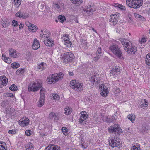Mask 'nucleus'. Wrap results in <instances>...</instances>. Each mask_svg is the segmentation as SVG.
<instances>
[{"label":"nucleus","instance_id":"34","mask_svg":"<svg viewBox=\"0 0 150 150\" xmlns=\"http://www.w3.org/2000/svg\"><path fill=\"white\" fill-rule=\"evenodd\" d=\"M21 0H14V4L15 7L18 8L21 3Z\"/></svg>","mask_w":150,"mask_h":150},{"label":"nucleus","instance_id":"57","mask_svg":"<svg viewBox=\"0 0 150 150\" xmlns=\"http://www.w3.org/2000/svg\"><path fill=\"white\" fill-rule=\"evenodd\" d=\"M126 39L124 38L123 40H122L121 43L122 45H125V46H126V43L128 42H126Z\"/></svg>","mask_w":150,"mask_h":150},{"label":"nucleus","instance_id":"33","mask_svg":"<svg viewBox=\"0 0 150 150\" xmlns=\"http://www.w3.org/2000/svg\"><path fill=\"white\" fill-rule=\"evenodd\" d=\"M64 44L67 47H71L72 43L71 41L69 40V38H68V39L64 40Z\"/></svg>","mask_w":150,"mask_h":150},{"label":"nucleus","instance_id":"49","mask_svg":"<svg viewBox=\"0 0 150 150\" xmlns=\"http://www.w3.org/2000/svg\"><path fill=\"white\" fill-rule=\"evenodd\" d=\"M90 81L92 82V84H94L95 82L96 83V81H95V78L93 77H91Z\"/></svg>","mask_w":150,"mask_h":150},{"label":"nucleus","instance_id":"3","mask_svg":"<svg viewBox=\"0 0 150 150\" xmlns=\"http://www.w3.org/2000/svg\"><path fill=\"white\" fill-rule=\"evenodd\" d=\"M113 54L119 58H123L122 52L119 46L116 45H112L109 47Z\"/></svg>","mask_w":150,"mask_h":150},{"label":"nucleus","instance_id":"44","mask_svg":"<svg viewBox=\"0 0 150 150\" xmlns=\"http://www.w3.org/2000/svg\"><path fill=\"white\" fill-rule=\"evenodd\" d=\"M86 38H84V39H83V38H81L80 42L81 43V44H85L87 42Z\"/></svg>","mask_w":150,"mask_h":150},{"label":"nucleus","instance_id":"1","mask_svg":"<svg viewBox=\"0 0 150 150\" xmlns=\"http://www.w3.org/2000/svg\"><path fill=\"white\" fill-rule=\"evenodd\" d=\"M64 76V74L62 72L58 74H53L50 77L47 79V81L48 83L50 84H54L59 80L62 79Z\"/></svg>","mask_w":150,"mask_h":150},{"label":"nucleus","instance_id":"48","mask_svg":"<svg viewBox=\"0 0 150 150\" xmlns=\"http://www.w3.org/2000/svg\"><path fill=\"white\" fill-rule=\"evenodd\" d=\"M61 130L64 134L67 132V129L66 127H63L61 129Z\"/></svg>","mask_w":150,"mask_h":150},{"label":"nucleus","instance_id":"35","mask_svg":"<svg viewBox=\"0 0 150 150\" xmlns=\"http://www.w3.org/2000/svg\"><path fill=\"white\" fill-rule=\"evenodd\" d=\"M44 99H41V98H40L39 101L38 102V107H41L44 104Z\"/></svg>","mask_w":150,"mask_h":150},{"label":"nucleus","instance_id":"8","mask_svg":"<svg viewBox=\"0 0 150 150\" xmlns=\"http://www.w3.org/2000/svg\"><path fill=\"white\" fill-rule=\"evenodd\" d=\"M108 131L110 133H115L117 132L118 134L122 132V129L118 124L114 125L108 128Z\"/></svg>","mask_w":150,"mask_h":150},{"label":"nucleus","instance_id":"53","mask_svg":"<svg viewBox=\"0 0 150 150\" xmlns=\"http://www.w3.org/2000/svg\"><path fill=\"white\" fill-rule=\"evenodd\" d=\"M140 148L137 147L135 145L133 146L131 149V150H140Z\"/></svg>","mask_w":150,"mask_h":150},{"label":"nucleus","instance_id":"22","mask_svg":"<svg viewBox=\"0 0 150 150\" xmlns=\"http://www.w3.org/2000/svg\"><path fill=\"white\" fill-rule=\"evenodd\" d=\"M46 92V91L45 89L43 88H42L40 91V98L45 99Z\"/></svg>","mask_w":150,"mask_h":150},{"label":"nucleus","instance_id":"21","mask_svg":"<svg viewBox=\"0 0 150 150\" xmlns=\"http://www.w3.org/2000/svg\"><path fill=\"white\" fill-rule=\"evenodd\" d=\"M142 104L140 105L141 107L144 108V107H146L148 105V103L146 100L142 99L141 100Z\"/></svg>","mask_w":150,"mask_h":150},{"label":"nucleus","instance_id":"47","mask_svg":"<svg viewBox=\"0 0 150 150\" xmlns=\"http://www.w3.org/2000/svg\"><path fill=\"white\" fill-rule=\"evenodd\" d=\"M12 23L13 26L14 27H16L18 26V23L17 21L15 20H14L12 21Z\"/></svg>","mask_w":150,"mask_h":150},{"label":"nucleus","instance_id":"31","mask_svg":"<svg viewBox=\"0 0 150 150\" xmlns=\"http://www.w3.org/2000/svg\"><path fill=\"white\" fill-rule=\"evenodd\" d=\"M128 118L130 120L132 123H133L136 118L135 115L133 114L129 115L127 116Z\"/></svg>","mask_w":150,"mask_h":150},{"label":"nucleus","instance_id":"4","mask_svg":"<svg viewBox=\"0 0 150 150\" xmlns=\"http://www.w3.org/2000/svg\"><path fill=\"white\" fill-rule=\"evenodd\" d=\"M69 86L76 91H81L83 89V84L75 80L70 81Z\"/></svg>","mask_w":150,"mask_h":150},{"label":"nucleus","instance_id":"50","mask_svg":"<svg viewBox=\"0 0 150 150\" xmlns=\"http://www.w3.org/2000/svg\"><path fill=\"white\" fill-rule=\"evenodd\" d=\"M146 42V38H142L141 39V40H139V42L141 44H142L143 43L145 42Z\"/></svg>","mask_w":150,"mask_h":150},{"label":"nucleus","instance_id":"17","mask_svg":"<svg viewBox=\"0 0 150 150\" xmlns=\"http://www.w3.org/2000/svg\"><path fill=\"white\" fill-rule=\"evenodd\" d=\"M29 120L28 118H23L22 121H19V125L21 126H24L29 124Z\"/></svg>","mask_w":150,"mask_h":150},{"label":"nucleus","instance_id":"13","mask_svg":"<svg viewBox=\"0 0 150 150\" xmlns=\"http://www.w3.org/2000/svg\"><path fill=\"white\" fill-rule=\"evenodd\" d=\"M44 42L46 46L49 47L52 46L54 43L53 40H52L50 38H45Z\"/></svg>","mask_w":150,"mask_h":150},{"label":"nucleus","instance_id":"24","mask_svg":"<svg viewBox=\"0 0 150 150\" xmlns=\"http://www.w3.org/2000/svg\"><path fill=\"white\" fill-rule=\"evenodd\" d=\"M16 17H18L20 18H26L28 17V16L25 15L23 13L19 11L16 14Z\"/></svg>","mask_w":150,"mask_h":150},{"label":"nucleus","instance_id":"12","mask_svg":"<svg viewBox=\"0 0 150 150\" xmlns=\"http://www.w3.org/2000/svg\"><path fill=\"white\" fill-rule=\"evenodd\" d=\"M80 117L79 120V122L80 123H82L84 121L88 116L86 112L85 111H82L81 112Z\"/></svg>","mask_w":150,"mask_h":150},{"label":"nucleus","instance_id":"11","mask_svg":"<svg viewBox=\"0 0 150 150\" xmlns=\"http://www.w3.org/2000/svg\"><path fill=\"white\" fill-rule=\"evenodd\" d=\"M40 36L41 38H49L50 34V33L46 29L41 30L40 33Z\"/></svg>","mask_w":150,"mask_h":150},{"label":"nucleus","instance_id":"10","mask_svg":"<svg viewBox=\"0 0 150 150\" xmlns=\"http://www.w3.org/2000/svg\"><path fill=\"white\" fill-rule=\"evenodd\" d=\"M84 14L86 15V16H89L92 14L95 11L93 7L90 5L88 6L87 8L84 9Z\"/></svg>","mask_w":150,"mask_h":150},{"label":"nucleus","instance_id":"63","mask_svg":"<svg viewBox=\"0 0 150 150\" xmlns=\"http://www.w3.org/2000/svg\"><path fill=\"white\" fill-rule=\"evenodd\" d=\"M133 22L132 19L131 17H129L128 20V22L130 23H133Z\"/></svg>","mask_w":150,"mask_h":150},{"label":"nucleus","instance_id":"39","mask_svg":"<svg viewBox=\"0 0 150 150\" xmlns=\"http://www.w3.org/2000/svg\"><path fill=\"white\" fill-rule=\"evenodd\" d=\"M1 82L3 85H6L8 81V79L4 76H2Z\"/></svg>","mask_w":150,"mask_h":150},{"label":"nucleus","instance_id":"62","mask_svg":"<svg viewBox=\"0 0 150 150\" xmlns=\"http://www.w3.org/2000/svg\"><path fill=\"white\" fill-rule=\"evenodd\" d=\"M54 118L55 121H57L59 119V117L58 115H55Z\"/></svg>","mask_w":150,"mask_h":150},{"label":"nucleus","instance_id":"56","mask_svg":"<svg viewBox=\"0 0 150 150\" xmlns=\"http://www.w3.org/2000/svg\"><path fill=\"white\" fill-rule=\"evenodd\" d=\"M8 133L9 134H14L16 133V130H9L8 131Z\"/></svg>","mask_w":150,"mask_h":150},{"label":"nucleus","instance_id":"18","mask_svg":"<svg viewBox=\"0 0 150 150\" xmlns=\"http://www.w3.org/2000/svg\"><path fill=\"white\" fill-rule=\"evenodd\" d=\"M35 87V85L34 82L30 84L28 87L29 91H33L34 92L38 91V89H37Z\"/></svg>","mask_w":150,"mask_h":150},{"label":"nucleus","instance_id":"54","mask_svg":"<svg viewBox=\"0 0 150 150\" xmlns=\"http://www.w3.org/2000/svg\"><path fill=\"white\" fill-rule=\"evenodd\" d=\"M120 70V69L119 68H114L113 70L112 71H113L115 72V73H118V72H119Z\"/></svg>","mask_w":150,"mask_h":150},{"label":"nucleus","instance_id":"14","mask_svg":"<svg viewBox=\"0 0 150 150\" xmlns=\"http://www.w3.org/2000/svg\"><path fill=\"white\" fill-rule=\"evenodd\" d=\"M40 46L39 42L36 38H35L32 45V49L34 50H37L40 47Z\"/></svg>","mask_w":150,"mask_h":150},{"label":"nucleus","instance_id":"58","mask_svg":"<svg viewBox=\"0 0 150 150\" xmlns=\"http://www.w3.org/2000/svg\"><path fill=\"white\" fill-rule=\"evenodd\" d=\"M6 94L7 96L8 97H14V95L11 93H7Z\"/></svg>","mask_w":150,"mask_h":150},{"label":"nucleus","instance_id":"45","mask_svg":"<svg viewBox=\"0 0 150 150\" xmlns=\"http://www.w3.org/2000/svg\"><path fill=\"white\" fill-rule=\"evenodd\" d=\"M16 72L18 74H23L24 72V70L23 69H19Z\"/></svg>","mask_w":150,"mask_h":150},{"label":"nucleus","instance_id":"40","mask_svg":"<svg viewBox=\"0 0 150 150\" xmlns=\"http://www.w3.org/2000/svg\"><path fill=\"white\" fill-rule=\"evenodd\" d=\"M17 87L14 84H12L9 88V89L10 90L13 91L17 90Z\"/></svg>","mask_w":150,"mask_h":150},{"label":"nucleus","instance_id":"26","mask_svg":"<svg viewBox=\"0 0 150 150\" xmlns=\"http://www.w3.org/2000/svg\"><path fill=\"white\" fill-rule=\"evenodd\" d=\"M2 59L4 60L5 62L9 64L11 62V58L6 57L5 55H2Z\"/></svg>","mask_w":150,"mask_h":150},{"label":"nucleus","instance_id":"55","mask_svg":"<svg viewBox=\"0 0 150 150\" xmlns=\"http://www.w3.org/2000/svg\"><path fill=\"white\" fill-rule=\"evenodd\" d=\"M118 8L122 10H125L126 9L125 7L124 6L120 4L119 6L118 7Z\"/></svg>","mask_w":150,"mask_h":150},{"label":"nucleus","instance_id":"6","mask_svg":"<svg viewBox=\"0 0 150 150\" xmlns=\"http://www.w3.org/2000/svg\"><path fill=\"white\" fill-rule=\"evenodd\" d=\"M109 142V145L112 148L116 147L118 148L120 147L121 143L118 139L113 137L110 138Z\"/></svg>","mask_w":150,"mask_h":150},{"label":"nucleus","instance_id":"9","mask_svg":"<svg viewBox=\"0 0 150 150\" xmlns=\"http://www.w3.org/2000/svg\"><path fill=\"white\" fill-rule=\"evenodd\" d=\"M100 89L101 90L100 93L103 96H106L108 95V88L104 85V84H102L99 87Z\"/></svg>","mask_w":150,"mask_h":150},{"label":"nucleus","instance_id":"23","mask_svg":"<svg viewBox=\"0 0 150 150\" xmlns=\"http://www.w3.org/2000/svg\"><path fill=\"white\" fill-rule=\"evenodd\" d=\"M146 58L145 60L146 64L148 65V67L150 69V53H148L146 56Z\"/></svg>","mask_w":150,"mask_h":150},{"label":"nucleus","instance_id":"36","mask_svg":"<svg viewBox=\"0 0 150 150\" xmlns=\"http://www.w3.org/2000/svg\"><path fill=\"white\" fill-rule=\"evenodd\" d=\"M9 21L8 20L3 21L2 24V26L4 28H6L8 27L9 24Z\"/></svg>","mask_w":150,"mask_h":150},{"label":"nucleus","instance_id":"43","mask_svg":"<svg viewBox=\"0 0 150 150\" xmlns=\"http://www.w3.org/2000/svg\"><path fill=\"white\" fill-rule=\"evenodd\" d=\"M83 142V141L82 139L81 141L82 146V148L85 149L88 146L86 143H84Z\"/></svg>","mask_w":150,"mask_h":150},{"label":"nucleus","instance_id":"37","mask_svg":"<svg viewBox=\"0 0 150 150\" xmlns=\"http://www.w3.org/2000/svg\"><path fill=\"white\" fill-rule=\"evenodd\" d=\"M19 66V64L18 63L16 62L13 63L11 65V67L14 69H16L18 68Z\"/></svg>","mask_w":150,"mask_h":150},{"label":"nucleus","instance_id":"16","mask_svg":"<svg viewBox=\"0 0 150 150\" xmlns=\"http://www.w3.org/2000/svg\"><path fill=\"white\" fill-rule=\"evenodd\" d=\"M9 53L10 56L13 58H17L19 56V54L16 51L12 49L9 50Z\"/></svg>","mask_w":150,"mask_h":150},{"label":"nucleus","instance_id":"2","mask_svg":"<svg viewBox=\"0 0 150 150\" xmlns=\"http://www.w3.org/2000/svg\"><path fill=\"white\" fill-rule=\"evenodd\" d=\"M143 3V0H126L127 5L129 7L134 9L139 8Z\"/></svg>","mask_w":150,"mask_h":150},{"label":"nucleus","instance_id":"42","mask_svg":"<svg viewBox=\"0 0 150 150\" xmlns=\"http://www.w3.org/2000/svg\"><path fill=\"white\" fill-rule=\"evenodd\" d=\"M72 2L75 4H80L82 2L81 0H71Z\"/></svg>","mask_w":150,"mask_h":150},{"label":"nucleus","instance_id":"30","mask_svg":"<svg viewBox=\"0 0 150 150\" xmlns=\"http://www.w3.org/2000/svg\"><path fill=\"white\" fill-rule=\"evenodd\" d=\"M29 29L30 31L34 32L36 31L37 30L38 27L36 25L34 24H32L31 25L30 28H29Z\"/></svg>","mask_w":150,"mask_h":150},{"label":"nucleus","instance_id":"32","mask_svg":"<svg viewBox=\"0 0 150 150\" xmlns=\"http://www.w3.org/2000/svg\"><path fill=\"white\" fill-rule=\"evenodd\" d=\"M46 67V63L43 62L41 63L39 65H38V68L39 69H41V70L44 69Z\"/></svg>","mask_w":150,"mask_h":150},{"label":"nucleus","instance_id":"5","mask_svg":"<svg viewBox=\"0 0 150 150\" xmlns=\"http://www.w3.org/2000/svg\"><path fill=\"white\" fill-rule=\"evenodd\" d=\"M124 49L127 53L129 54H135L137 50V47L134 46L130 44L129 42L126 43V46L124 47Z\"/></svg>","mask_w":150,"mask_h":150},{"label":"nucleus","instance_id":"64","mask_svg":"<svg viewBox=\"0 0 150 150\" xmlns=\"http://www.w3.org/2000/svg\"><path fill=\"white\" fill-rule=\"evenodd\" d=\"M32 24L29 23V22H27L26 23V25L28 27V28H30L31 25Z\"/></svg>","mask_w":150,"mask_h":150},{"label":"nucleus","instance_id":"51","mask_svg":"<svg viewBox=\"0 0 150 150\" xmlns=\"http://www.w3.org/2000/svg\"><path fill=\"white\" fill-rule=\"evenodd\" d=\"M113 121V119H112V118H111L108 117H107V122L108 123H110L111 122H112Z\"/></svg>","mask_w":150,"mask_h":150},{"label":"nucleus","instance_id":"52","mask_svg":"<svg viewBox=\"0 0 150 150\" xmlns=\"http://www.w3.org/2000/svg\"><path fill=\"white\" fill-rule=\"evenodd\" d=\"M102 52V49L101 47H99L98 49L97 50L96 53H98L99 54H101Z\"/></svg>","mask_w":150,"mask_h":150},{"label":"nucleus","instance_id":"20","mask_svg":"<svg viewBox=\"0 0 150 150\" xmlns=\"http://www.w3.org/2000/svg\"><path fill=\"white\" fill-rule=\"evenodd\" d=\"M26 150H33L34 146L33 144L31 142L28 143L25 146Z\"/></svg>","mask_w":150,"mask_h":150},{"label":"nucleus","instance_id":"46","mask_svg":"<svg viewBox=\"0 0 150 150\" xmlns=\"http://www.w3.org/2000/svg\"><path fill=\"white\" fill-rule=\"evenodd\" d=\"M55 114L53 112H51L49 114V117L50 119H52L54 118Z\"/></svg>","mask_w":150,"mask_h":150},{"label":"nucleus","instance_id":"38","mask_svg":"<svg viewBox=\"0 0 150 150\" xmlns=\"http://www.w3.org/2000/svg\"><path fill=\"white\" fill-rule=\"evenodd\" d=\"M58 19L59 21L61 23H63L65 20L66 18L64 16L60 15L59 16Z\"/></svg>","mask_w":150,"mask_h":150},{"label":"nucleus","instance_id":"19","mask_svg":"<svg viewBox=\"0 0 150 150\" xmlns=\"http://www.w3.org/2000/svg\"><path fill=\"white\" fill-rule=\"evenodd\" d=\"M7 149L6 143L3 141H0V150H7Z\"/></svg>","mask_w":150,"mask_h":150},{"label":"nucleus","instance_id":"29","mask_svg":"<svg viewBox=\"0 0 150 150\" xmlns=\"http://www.w3.org/2000/svg\"><path fill=\"white\" fill-rule=\"evenodd\" d=\"M35 85V87L37 89H38V90H39L40 88H42V84L41 82L40 81H37L36 82H34Z\"/></svg>","mask_w":150,"mask_h":150},{"label":"nucleus","instance_id":"59","mask_svg":"<svg viewBox=\"0 0 150 150\" xmlns=\"http://www.w3.org/2000/svg\"><path fill=\"white\" fill-rule=\"evenodd\" d=\"M147 129L146 127L144 126H143L142 127V132H144L147 131Z\"/></svg>","mask_w":150,"mask_h":150},{"label":"nucleus","instance_id":"15","mask_svg":"<svg viewBox=\"0 0 150 150\" xmlns=\"http://www.w3.org/2000/svg\"><path fill=\"white\" fill-rule=\"evenodd\" d=\"M45 150H60V147L58 145L51 144L45 148Z\"/></svg>","mask_w":150,"mask_h":150},{"label":"nucleus","instance_id":"28","mask_svg":"<svg viewBox=\"0 0 150 150\" xmlns=\"http://www.w3.org/2000/svg\"><path fill=\"white\" fill-rule=\"evenodd\" d=\"M134 16L136 18L139 20H141L143 21H146L145 18L139 14L137 13H134Z\"/></svg>","mask_w":150,"mask_h":150},{"label":"nucleus","instance_id":"25","mask_svg":"<svg viewBox=\"0 0 150 150\" xmlns=\"http://www.w3.org/2000/svg\"><path fill=\"white\" fill-rule=\"evenodd\" d=\"M65 114L66 115L70 114L72 112V109L69 107H66L64 109Z\"/></svg>","mask_w":150,"mask_h":150},{"label":"nucleus","instance_id":"61","mask_svg":"<svg viewBox=\"0 0 150 150\" xmlns=\"http://www.w3.org/2000/svg\"><path fill=\"white\" fill-rule=\"evenodd\" d=\"M93 59L95 62H96L97 61L98 59H99L98 58V57H96V56L93 57H92Z\"/></svg>","mask_w":150,"mask_h":150},{"label":"nucleus","instance_id":"60","mask_svg":"<svg viewBox=\"0 0 150 150\" xmlns=\"http://www.w3.org/2000/svg\"><path fill=\"white\" fill-rule=\"evenodd\" d=\"M30 130H26L25 132V134L28 136H29L31 135V134L30 133Z\"/></svg>","mask_w":150,"mask_h":150},{"label":"nucleus","instance_id":"41","mask_svg":"<svg viewBox=\"0 0 150 150\" xmlns=\"http://www.w3.org/2000/svg\"><path fill=\"white\" fill-rule=\"evenodd\" d=\"M53 97V98L54 100H59V96L56 94H53L52 95Z\"/></svg>","mask_w":150,"mask_h":150},{"label":"nucleus","instance_id":"7","mask_svg":"<svg viewBox=\"0 0 150 150\" xmlns=\"http://www.w3.org/2000/svg\"><path fill=\"white\" fill-rule=\"evenodd\" d=\"M74 58L73 54L71 52H66L63 54L62 59L64 60L65 62H70L73 61Z\"/></svg>","mask_w":150,"mask_h":150},{"label":"nucleus","instance_id":"27","mask_svg":"<svg viewBox=\"0 0 150 150\" xmlns=\"http://www.w3.org/2000/svg\"><path fill=\"white\" fill-rule=\"evenodd\" d=\"M109 21L110 23V24L112 25H115L117 23L118 21L116 18L114 17L110 19Z\"/></svg>","mask_w":150,"mask_h":150}]
</instances>
